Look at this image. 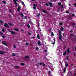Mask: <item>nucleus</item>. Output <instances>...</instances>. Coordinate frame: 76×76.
<instances>
[{"label": "nucleus", "mask_w": 76, "mask_h": 76, "mask_svg": "<svg viewBox=\"0 0 76 76\" xmlns=\"http://www.w3.org/2000/svg\"><path fill=\"white\" fill-rule=\"evenodd\" d=\"M7 30L9 31V32H10L11 34H12V35H16V33H15V32H14L12 31H10L9 30V29H7Z\"/></svg>", "instance_id": "1"}, {"label": "nucleus", "mask_w": 76, "mask_h": 76, "mask_svg": "<svg viewBox=\"0 0 76 76\" xmlns=\"http://www.w3.org/2000/svg\"><path fill=\"white\" fill-rule=\"evenodd\" d=\"M18 1V0H13L14 2L16 7H17V6H18V3H17L16 1Z\"/></svg>", "instance_id": "2"}, {"label": "nucleus", "mask_w": 76, "mask_h": 76, "mask_svg": "<svg viewBox=\"0 0 76 76\" xmlns=\"http://www.w3.org/2000/svg\"><path fill=\"white\" fill-rule=\"evenodd\" d=\"M4 26H5V27H6V28H9V25H8L6 23H5L4 24Z\"/></svg>", "instance_id": "3"}, {"label": "nucleus", "mask_w": 76, "mask_h": 76, "mask_svg": "<svg viewBox=\"0 0 76 76\" xmlns=\"http://www.w3.org/2000/svg\"><path fill=\"white\" fill-rule=\"evenodd\" d=\"M2 43L3 44H4V45L7 46V44H6V43L5 42H4V41H2Z\"/></svg>", "instance_id": "4"}, {"label": "nucleus", "mask_w": 76, "mask_h": 76, "mask_svg": "<svg viewBox=\"0 0 76 76\" xmlns=\"http://www.w3.org/2000/svg\"><path fill=\"white\" fill-rule=\"evenodd\" d=\"M48 3L50 7H53V4L52 3L49 2Z\"/></svg>", "instance_id": "5"}, {"label": "nucleus", "mask_w": 76, "mask_h": 76, "mask_svg": "<svg viewBox=\"0 0 76 76\" xmlns=\"http://www.w3.org/2000/svg\"><path fill=\"white\" fill-rule=\"evenodd\" d=\"M42 12H44V13H48V12H47L46 11H45V10H42Z\"/></svg>", "instance_id": "6"}, {"label": "nucleus", "mask_w": 76, "mask_h": 76, "mask_svg": "<svg viewBox=\"0 0 76 76\" xmlns=\"http://www.w3.org/2000/svg\"><path fill=\"white\" fill-rule=\"evenodd\" d=\"M38 44L39 45V46H41V42L40 41H39L38 42Z\"/></svg>", "instance_id": "7"}, {"label": "nucleus", "mask_w": 76, "mask_h": 76, "mask_svg": "<svg viewBox=\"0 0 76 76\" xmlns=\"http://www.w3.org/2000/svg\"><path fill=\"white\" fill-rule=\"evenodd\" d=\"M39 65H43L44 66H45V65L43 63H42L41 62H40L39 63Z\"/></svg>", "instance_id": "8"}, {"label": "nucleus", "mask_w": 76, "mask_h": 76, "mask_svg": "<svg viewBox=\"0 0 76 76\" xmlns=\"http://www.w3.org/2000/svg\"><path fill=\"white\" fill-rule=\"evenodd\" d=\"M59 37L60 40L61 41L62 40V37H61V35L59 36Z\"/></svg>", "instance_id": "9"}, {"label": "nucleus", "mask_w": 76, "mask_h": 76, "mask_svg": "<svg viewBox=\"0 0 76 76\" xmlns=\"http://www.w3.org/2000/svg\"><path fill=\"white\" fill-rule=\"evenodd\" d=\"M66 70V67H64V69H63L64 73H65V72Z\"/></svg>", "instance_id": "10"}, {"label": "nucleus", "mask_w": 76, "mask_h": 76, "mask_svg": "<svg viewBox=\"0 0 76 76\" xmlns=\"http://www.w3.org/2000/svg\"><path fill=\"white\" fill-rule=\"evenodd\" d=\"M20 6H19L17 9V12H19V10H20Z\"/></svg>", "instance_id": "11"}, {"label": "nucleus", "mask_w": 76, "mask_h": 76, "mask_svg": "<svg viewBox=\"0 0 76 76\" xmlns=\"http://www.w3.org/2000/svg\"><path fill=\"white\" fill-rule=\"evenodd\" d=\"M4 53V51H1L0 52V54H3Z\"/></svg>", "instance_id": "12"}, {"label": "nucleus", "mask_w": 76, "mask_h": 76, "mask_svg": "<svg viewBox=\"0 0 76 76\" xmlns=\"http://www.w3.org/2000/svg\"><path fill=\"white\" fill-rule=\"evenodd\" d=\"M61 31L60 30H59V36L61 35Z\"/></svg>", "instance_id": "13"}, {"label": "nucleus", "mask_w": 76, "mask_h": 76, "mask_svg": "<svg viewBox=\"0 0 76 76\" xmlns=\"http://www.w3.org/2000/svg\"><path fill=\"white\" fill-rule=\"evenodd\" d=\"M14 30L15 31H17V32L19 31V30H18V28H15L14 29Z\"/></svg>", "instance_id": "14"}, {"label": "nucleus", "mask_w": 76, "mask_h": 76, "mask_svg": "<svg viewBox=\"0 0 76 76\" xmlns=\"http://www.w3.org/2000/svg\"><path fill=\"white\" fill-rule=\"evenodd\" d=\"M8 24L9 25L11 26H13V25L12 23H9Z\"/></svg>", "instance_id": "15"}, {"label": "nucleus", "mask_w": 76, "mask_h": 76, "mask_svg": "<svg viewBox=\"0 0 76 76\" xmlns=\"http://www.w3.org/2000/svg\"><path fill=\"white\" fill-rule=\"evenodd\" d=\"M19 68V66H15V68H16V69H18V68Z\"/></svg>", "instance_id": "16"}, {"label": "nucleus", "mask_w": 76, "mask_h": 76, "mask_svg": "<svg viewBox=\"0 0 76 76\" xmlns=\"http://www.w3.org/2000/svg\"><path fill=\"white\" fill-rule=\"evenodd\" d=\"M37 38H38V39H40V36L39 34L37 35Z\"/></svg>", "instance_id": "17"}, {"label": "nucleus", "mask_w": 76, "mask_h": 76, "mask_svg": "<svg viewBox=\"0 0 76 76\" xmlns=\"http://www.w3.org/2000/svg\"><path fill=\"white\" fill-rule=\"evenodd\" d=\"M2 32H5V29H4V28H3V29H2Z\"/></svg>", "instance_id": "18"}, {"label": "nucleus", "mask_w": 76, "mask_h": 76, "mask_svg": "<svg viewBox=\"0 0 76 76\" xmlns=\"http://www.w3.org/2000/svg\"><path fill=\"white\" fill-rule=\"evenodd\" d=\"M69 49H70V48H69L67 50V51L69 53H70V50H69Z\"/></svg>", "instance_id": "19"}, {"label": "nucleus", "mask_w": 76, "mask_h": 76, "mask_svg": "<svg viewBox=\"0 0 76 76\" xmlns=\"http://www.w3.org/2000/svg\"><path fill=\"white\" fill-rule=\"evenodd\" d=\"M2 3L4 4H6V1H2Z\"/></svg>", "instance_id": "20"}, {"label": "nucleus", "mask_w": 76, "mask_h": 76, "mask_svg": "<svg viewBox=\"0 0 76 76\" xmlns=\"http://www.w3.org/2000/svg\"><path fill=\"white\" fill-rule=\"evenodd\" d=\"M36 50L37 51H38V50H39V48L38 47H36Z\"/></svg>", "instance_id": "21"}, {"label": "nucleus", "mask_w": 76, "mask_h": 76, "mask_svg": "<svg viewBox=\"0 0 76 76\" xmlns=\"http://www.w3.org/2000/svg\"><path fill=\"white\" fill-rule=\"evenodd\" d=\"M54 42L53 43H52V44H55V41H56V39H54Z\"/></svg>", "instance_id": "22"}, {"label": "nucleus", "mask_w": 76, "mask_h": 76, "mask_svg": "<svg viewBox=\"0 0 76 76\" xmlns=\"http://www.w3.org/2000/svg\"><path fill=\"white\" fill-rule=\"evenodd\" d=\"M26 58H29V56H25Z\"/></svg>", "instance_id": "23"}, {"label": "nucleus", "mask_w": 76, "mask_h": 76, "mask_svg": "<svg viewBox=\"0 0 76 76\" xmlns=\"http://www.w3.org/2000/svg\"><path fill=\"white\" fill-rule=\"evenodd\" d=\"M53 32H52L51 33V35H52V36H54V34H53Z\"/></svg>", "instance_id": "24"}, {"label": "nucleus", "mask_w": 76, "mask_h": 76, "mask_svg": "<svg viewBox=\"0 0 76 76\" xmlns=\"http://www.w3.org/2000/svg\"><path fill=\"white\" fill-rule=\"evenodd\" d=\"M0 34H1V35H4V34H3L1 31H0Z\"/></svg>", "instance_id": "25"}, {"label": "nucleus", "mask_w": 76, "mask_h": 76, "mask_svg": "<svg viewBox=\"0 0 76 76\" xmlns=\"http://www.w3.org/2000/svg\"><path fill=\"white\" fill-rule=\"evenodd\" d=\"M66 51L63 54L64 56H66Z\"/></svg>", "instance_id": "26"}, {"label": "nucleus", "mask_w": 76, "mask_h": 76, "mask_svg": "<svg viewBox=\"0 0 76 76\" xmlns=\"http://www.w3.org/2000/svg\"><path fill=\"white\" fill-rule=\"evenodd\" d=\"M38 30L39 31H40V32L41 31V28L39 27L38 28Z\"/></svg>", "instance_id": "27"}, {"label": "nucleus", "mask_w": 76, "mask_h": 76, "mask_svg": "<svg viewBox=\"0 0 76 76\" xmlns=\"http://www.w3.org/2000/svg\"><path fill=\"white\" fill-rule=\"evenodd\" d=\"M27 27H28V28H30V26H29V25L28 24L27 25Z\"/></svg>", "instance_id": "28"}, {"label": "nucleus", "mask_w": 76, "mask_h": 76, "mask_svg": "<svg viewBox=\"0 0 76 76\" xmlns=\"http://www.w3.org/2000/svg\"><path fill=\"white\" fill-rule=\"evenodd\" d=\"M12 56H16V54L15 53H12Z\"/></svg>", "instance_id": "29"}, {"label": "nucleus", "mask_w": 76, "mask_h": 76, "mask_svg": "<svg viewBox=\"0 0 76 76\" xmlns=\"http://www.w3.org/2000/svg\"><path fill=\"white\" fill-rule=\"evenodd\" d=\"M33 6H35V7H37V5H36L34 4H33Z\"/></svg>", "instance_id": "30"}, {"label": "nucleus", "mask_w": 76, "mask_h": 76, "mask_svg": "<svg viewBox=\"0 0 76 76\" xmlns=\"http://www.w3.org/2000/svg\"><path fill=\"white\" fill-rule=\"evenodd\" d=\"M58 4L60 6L61 4V2H59L58 3Z\"/></svg>", "instance_id": "31"}, {"label": "nucleus", "mask_w": 76, "mask_h": 76, "mask_svg": "<svg viewBox=\"0 0 76 76\" xmlns=\"http://www.w3.org/2000/svg\"><path fill=\"white\" fill-rule=\"evenodd\" d=\"M0 23H3V21L2 20H0Z\"/></svg>", "instance_id": "32"}, {"label": "nucleus", "mask_w": 76, "mask_h": 76, "mask_svg": "<svg viewBox=\"0 0 76 76\" xmlns=\"http://www.w3.org/2000/svg\"><path fill=\"white\" fill-rule=\"evenodd\" d=\"M21 66H24V65H25V64L23 63H21Z\"/></svg>", "instance_id": "33"}, {"label": "nucleus", "mask_w": 76, "mask_h": 76, "mask_svg": "<svg viewBox=\"0 0 76 76\" xmlns=\"http://www.w3.org/2000/svg\"><path fill=\"white\" fill-rule=\"evenodd\" d=\"M75 25V23H72V26H74V25Z\"/></svg>", "instance_id": "34"}, {"label": "nucleus", "mask_w": 76, "mask_h": 76, "mask_svg": "<svg viewBox=\"0 0 76 76\" xmlns=\"http://www.w3.org/2000/svg\"><path fill=\"white\" fill-rule=\"evenodd\" d=\"M63 30H64V28L63 27H62L61 28V31H63Z\"/></svg>", "instance_id": "35"}, {"label": "nucleus", "mask_w": 76, "mask_h": 76, "mask_svg": "<svg viewBox=\"0 0 76 76\" xmlns=\"http://www.w3.org/2000/svg\"><path fill=\"white\" fill-rule=\"evenodd\" d=\"M65 66L66 67H67V66H68V64L66 63V64H65Z\"/></svg>", "instance_id": "36"}, {"label": "nucleus", "mask_w": 76, "mask_h": 76, "mask_svg": "<svg viewBox=\"0 0 76 76\" xmlns=\"http://www.w3.org/2000/svg\"><path fill=\"white\" fill-rule=\"evenodd\" d=\"M28 35H31V33L30 32L28 33Z\"/></svg>", "instance_id": "37"}, {"label": "nucleus", "mask_w": 76, "mask_h": 76, "mask_svg": "<svg viewBox=\"0 0 76 76\" xmlns=\"http://www.w3.org/2000/svg\"><path fill=\"white\" fill-rule=\"evenodd\" d=\"M33 9L35 10L36 9V7H33Z\"/></svg>", "instance_id": "38"}, {"label": "nucleus", "mask_w": 76, "mask_h": 76, "mask_svg": "<svg viewBox=\"0 0 76 76\" xmlns=\"http://www.w3.org/2000/svg\"><path fill=\"white\" fill-rule=\"evenodd\" d=\"M28 44H29V43H27L26 44V45L28 46Z\"/></svg>", "instance_id": "39"}, {"label": "nucleus", "mask_w": 76, "mask_h": 76, "mask_svg": "<svg viewBox=\"0 0 76 76\" xmlns=\"http://www.w3.org/2000/svg\"><path fill=\"white\" fill-rule=\"evenodd\" d=\"M23 19H27V17H26V16H25V17Z\"/></svg>", "instance_id": "40"}, {"label": "nucleus", "mask_w": 76, "mask_h": 76, "mask_svg": "<svg viewBox=\"0 0 76 76\" xmlns=\"http://www.w3.org/2000/svg\"><path fill=\"white\" fill-rule=\"evenodd\" d=\"M59 25H63V23H59Z\"/></svg>", "instance_id": "41"}, {"label": "nucleus", "mask_w": 76, "mask_h": 76, "mask_svg": "<svg viewBox=\"0 0 76 76\" xmlns=\"http://www.w3.org/2000/svg\"><path fill=\"white\" fill-rule=\"evenodd\" d=\"M21 3L23 5L24 4V2H23V1H21Z\"/></svg>", "instance_id": "42"}, {"label": "nucleus", "mask_w": 76, "mask_h": 76, "mask_svg": "<svg viewBox=\"0 0 76 76\" xmlns=\"http://www.w3.org/2000/svg\"><path fill=\"white\" fill-rule=\"evenodd\" d=\"M48 73L50 74H51V71H50L48 72Z\"/></svg>", "instance_id": "43"}, {"label": "nucleus", "mask_w": 76, "mask_h": 76, "mask_svg": "<svg viewBox=\"0 0 76 76\" xmlns=\"http://www.w3.org/2000/svg\"><path fill=\"white\" fill-rule=\"evenodd\" d=\"M13 47H14V48H16V46L15 45H13Z\"/></svg>", "instance_id": "44"}, {"label": "nucleus", "mask_w": 76, "mask_h": 76, "mask_svg": "<svg viewBox=\"0 0 76 76\" xmlns=\"http://www.w3.org/2000/svg\"><path fill=\"white\" fill-rule=\"evenodd\" d=\"M46 5L47 6H49V5H48V3L46 4Z\"/></svg>", "instance_id": "45"}, {"label": "nucleus", "mask_w": 76, "mask_h": 76, "mask_svg": "<svg viewBox=\"0 0 76 76\" xmlns=\"http://www.w3.org/2000/svg\"><path fill=\"white\" fill-rule=\"evenodd\" d=\"M21 15L22 17H23V14H21Z\"/></svg>", "instance_id": "46"}, {"label": "nucleus", "mask_w": 76, "mask_h": 76, "mask_svg": "<svg viewBox=\"0 0 76 76\" xmlns=\"http://www.w3.org/2000/svg\"><path fill=\"white\" fill-rule=\"evenodd\" d=\"M66 13H69V11H66Z\"/></svg>", "instance_id": "47"}, {"label": "nucleus", "mask_w": 76, "mask_h": 76, "mask_svg": "<svg viewBox=\"0 0 76 76\" xmlns=\"http://www.w3.org/2000/svg\"><path fill=\"white\" fill-rule=\"evenodd\" d=\"M40 15V14H39L38 15H37V16H39Z\"/></svg>", "instance_id": "48"}, {"label": "nucleus", "mask_w": 76, "mask_h": 76, "mask_svg": "<svg viewBox=\"0 0 76 76\" xmlns=\"http://www.w3.org/2000/svg\"><path fill=\"white\" fill-rule=\"evenodd\" d=\"M72 16H75V14H72Z\"/></svg>", "instance_id": "49"}, {"label": "nucleus", "mask_w": 76, "mask_h": 76, "mask_svg": "<svg viewBox=\"0 0 76 76\" xmlns=\"http://www.w3.org/2000/svg\"><path fill=\"white\" fill-rule=\"evenodd\" d=\"M61 7L62 9H63V5H61Z\"/></svg>", "instance_id": "50"}, {"label": "nucleus", "mask_w": 76, "mask_h": 76, "mask_svg": "<svg viewBox=\"0 0 76 76\" xmlns=\"http://www.w3.org/2000/svg\"><path fill=\"white\" fill-rule=\"evenodd\" d=\"M2 37H3V38H5V36H2Z\"/></svg>", "instance_id": "51"}, {"label": "nucleus", "mask_w": 76, "mask_h": 76, "mask_svg": "<svg viewBox=\"0 0 76 76\" xmlns=\"http://www.w3.org/2000/svg\"><path fill=\"white\" fill-rule=\"evenodd\" d=\"M9 11L10 12V13H12V10H10Z\"/></svg>", "instance_id": "52"}, {"label": "nucleus", "mask_w": 76, "mask_h": 76, "mask_svg": "<svg viewBox=\"0 0 76 76\" xmlns=\"http://www.w3.org/2000/svg\"><path fill=\"white\" fill-rule=\"evenodd\" d=\"M45 52H47V50H45Z\"/></svg>", "instance_id": "53"}, {"label": "nucleus", "mask_w": 76, "mask_h": 76, "mask_svg": "<svg viewBox=\"0 0 76 76\" xmlns=\"http://www.w3.org/2000/svg\"><path fill=\"white\" fill-rule=\"evenodd\" d=\"M52 29V28H51L49 30V31H51Z\"/></svg>", "instance_id": "54"}, {"label": "nucleus", "mask_w": 76, "mask_h": 76, "mask_svg": "<svg viewBox=\"0 0 76 76\" xmlns=\"http://www.w3.org/2000/svg\"><path fill=\"white\" fill-rule=\"evenodd\" d=\"M74 5H75V7H76V3L74 4Z\"/></svg>", "instance_id": "55"}, {"label": "nucleus", "mask_w": 76, "mask_h": 76, "mask_svg": "<svg viewBox=\"0 0 76 76\" xmlns=\"http://www.w3.org/2000/svg\"><path fill=\"white\" fill-rule=\"evenodd\" d=\"M70 32H73V31L72 30H71Z\"/></svg>", "instance_id": "56"}, {"label": "nucleus", "mask_w": 76, "mask_h": 76, "mask_svg": "<svg viewBox=\"0 0 76 76\" xmlns=\"http://www.w3.org/2000/svg\"><path fill=\"white\" fill-rule=\"evenodd\" d=\"M67 60H69V57H68L67 58H66Z\"/></svg>", "instance_id": "57"}, {"label": "nucleus", "mask_w": 76, "mask_h": 76, "mask_svg": "<svg viewBox=\"0 0 76 76\" xmlns=\"http://www.w3.org/2000/svg\"><path fill=\"white\" fill-rule=\"evenodd\" d=\"M33 38H35V37H33Z\"/></svg>", "instance_id": "58"}, {"label": "nucleus", "mask_w": 76, "mask_h": 76, "mask_svg": "<svg viewBox=\"0 0 76 76\" xmlns=\"http://www.w3.org/2000/svg\"><path fill=\"white\" fill-rule=\"evenodd\" d=\"M62 35H63V36H64V33H63L62 34Z\"/></svg>", "instance_id": "59"}, {"label": "nucleus", "mask_w": 76, "mask_h": 76, "mask_svg": "<svg viewBox=\"0 0 76 76\" xmlns=\"http://www.w3.org/2000/svg\"><path fill=\"white\" fill-rule=\"evenodd\" d=\"M31 1H34L35 0H31Z\"/></svg>", "instance_id": "60"}, {"label": "nucleus", "mask_w": 76, "mask_h": 76, "mask_svg": "<svg viewBox=\"0 0 76 76\" xmlns=\"http://www.w3.org/2000/svg\"><path fill=\"white\" fill-rule=\"evenodd\" d=\"M21 31H23V30L21 29Z\"/></svg>", "instance_id": "61"}, {"label": "nucleus", "mask_w": 76, "mask_h": 76, "mask_svg": "<svg viewBox=\"0 0 76 76\" xmlns=\"http://www.w3.org/2000/svg\"><path fill=\"white\" fill-rule=\"evenodd\" d=\"M54 1H56V0H54Z\"/></svg>", "instance_id": "62"}, {"label": "nucleus", "mask_w": 76, "mask_h": 76, "mask_svg": "<svg viewBox=\"0 0 76 76\" xmlns=\"http://www.w3.org/2000/svg\"><path fill=\"white\" fill-rule=\"evenodd\" d=\"M61 1H63L64 0H61Z\"/></svg>", "instance_id": "63"}, {"label": "nucleus", "mask_w": 76, "mask_h": 76, "mask_svg": "<svg viewBox=\"0 0 76 76\" xmlns=\"http://www.w3.org/2000/svg\"><path fill=\"white\" fill-rule=\"evenodd\" d=\"M75 49H76V47H75Z\"/></svg>", "instance_id": "64"}]
</instances>
